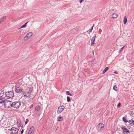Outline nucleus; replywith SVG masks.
<instances>
[{
  "label": "nucleus",
  "instance_id": "19",
  "mask_svg": "<svg viewBox=\"0 0 134 134\" xmlns=\"http://www.w3.org/2000/svg\"><path fill=\"white\" fill-rule=\"evenodd\" d=\"M4 94V92L1 91H0V98H3L2 97L3 96Z\"/></svg>",
  "mask_w": 134,
  "mask_h": 134
},
{
  "label": "nucleus",
  "instance_id": "20",
  "mask_svg": "<svg viewBox=\"0 0 134 134\" xmlns=\"http://www.w3.org/2000/svg\"><path fill=\"white\" fill-rule=\"evenodd\" d=\"M109 68L108 67H106L104 70V71L103 72V74L105 73L108 70Z\"/></svg>",
  "mask_w": 134,
  "mask_h": 134
},
{
  "label": "nucleus",
  "instance_id": "26",
  "mask_svg": "<svg viewBox=\"0 0 134 134\" xmlns=\"http://www.w3.org/2000/svg\"><path fill=\"white\" fill-rule=\"evenodd\" d=\"M40 106H37L36 107L35 109L36 110H38L40 109Z\"/></svg>",
  "mask_w": 134,
  "mask_h": 134
},
{
  "label": "nucleus",
  "instance_id": "13",
  "mask_svg": "<svg viewBox=\"0 0 134 134\" xmlns=\"http://www.w3.org/2000/svg\"><path fill=\"white\" fill-rule=\"evenodd\" d=\"M6 100V98L4 97H3V98H0V103H4Z\"/></svg>",
  "mask_w": 134,
  "mask_h": 134
},
{
  "label": "nucleus",
  "instance_id": "8",
  "mask_svg": "<svg viewBox=\"0 0 134 134\" xmlns=\"http://www.w3.org/2000/svg\"><path fill=\"white\" fill-rule=\"evenodd\" d=\"M96 37V35L95 34L91 39V44L92 46H93L94 44Z\"/></svg>",
  "mask_w": 134,
  "mask_h": 134
},
{
  "label": "nucleus",
  "instance_id": "11",
  "mask_svg": "<svg viewBox=\"0 0 134 134\" xmlns=\"http://www.w3.org/2000/svg\"><path fill=\"white\" fill-rule=\"evenodd\" d=\"M34 127L33 126L31 127L29 130V134H32L34 131Z\"/></svg>",
  "mask_w": 134,
  "mask_h": 134
},
{
  "label": "nucleus",
  "instance_id": "21",
  "mask_svg": "<svg viewBox=\"0 0 134 134\" xmlns=\"http://www.w3.org/2000/svg\"><path fill=\"white\" fill-rule=\"evenodd\" d=\"M63 117L62 116H59L57 119L58 121H60L63 120Z\"/></svg>",
  "mask_w": 134,
  "mask_h": 134
},
{
  "label": "nucleus",
  "instance_id": "35",
  "mask_svg": "<svg viewBox=\"0 0 134 134\" xmlns=\"http://www.w3.org/2000/svg\"><path fill=\"white\" fill-rule=\"evenodd\" d=\"M33 107V105H31L30 107H29V108L30 109H31Z\"/></svg>",
  "mask_w": 134,
  "mask_h": 134
},
{
  "label": "nucleus",
  "instance_id": "22",
  "mask_svg": "<svg viewBox=\"0 0 134 134\" xmlns=\"http://www.w3.org/2000/svg\"><path fill=\"white\" fill-rule=\"evenodd\" d=\"M128 122L129 123H130L131 124H133V125H134V120H129V121Z\"/></svg>",
  "mask_w": 134,
  "mask_h": 134
},
{
  "label": "nucleus",
  "instance_id": "3",
  "mask_svg": "<svg viewBox=\"0 0 134 134\" xmlns=\"http://www.w3.org/2000/svg\"><path fill=\"white\" fill-rule=\"evenodd\" d=\"M9 134H17L18 132V129L17 128L13 127L10 129L8 130Z\"/></svg>",
  "mask_w": 134,
  "mask_h": 134
},
{
  "label": "nucleus",
  "instance_id": "10",
  "mask_svg": "<svg viewBox=\"0 0 134 134\" xmlns=\"http://www.w3.org/2000/svg\"><path fill=\"white\" fill-rule=\"evenodd\" d=\"M32 35L33 33L32 32L28 33L24 37V38L25 40L26 38H30L32 36Z\"/></svg>",
  "mask_w": 134,
  "mask_h": 134
},
{
  "label": "nucleus",
  "instance_id": "31",
  "mask_svg": "<svg viewBox=\"0 0 134 134\" xmlns=\"http://www.w3.org/2000/svg\"><path fill=\"white\" fill-rule=\"evenodd\" d=\"M94 26V25H93L92 26V27H91V28L90 29V31L89 32V33H90V32H91L92 31V30H93V27Z\"/></svg>",
  "mask_w": 134,
  "mask_h": 134
},
{
  "label": "nucleus",
  "instance_id": "37",
  "mask_svg": "<svg viewBox=\"0 0 134 134\" xmlns=\"http://www.w3.org/2000/svg\"><path fill=\"white\" fill-rule=\"evenodd\" d=\"M128 132H123V134H128Z\"/></svg>",
  "mask_w": 134,
  "mask_h": 134
},
{
  "label": "nucleus",
  "instance_id": "2",
  "mask_svg": "<svg viewBox=\"0 0 134 134\" xmlns=\"http://www.w3.org/2000/svg\"><path fill=\"white\" fill-rule=\"evenodd\" d=\"M32 90L31 88H28L26 91L24 92L23 95L24 96L28 97L29 98L30 97V95L32 92Z\"/></svg>",
  "mask_w": 134,
  "mask_h": 134
},
{
  "label": "nucleus",
  "instance_id": "14",
  "mask_svg": "<svg viewBox=\"0 0 134 134\" xmlns=\"http://www.w3.org/2000/svg\"><path fill=\"white\" fill-rule=\"evenodd\" d=\"M122 129L123 132H128L129 133H130V131L127 128L122 127Z\"/></svg>",
  "mask_w": 134,
  "mask_h": 134
},
{
  "label": "nucleus",
  "instance_id": "33",
  "mask_svg": "<svg viewBox=\"0 0 134 134\" xmlns=\"http://www.w3.org/2000/svg\"><path fill=\"white\" fill-rule=\"evenodd\" d=\"M84 0H79V2L80 3H82V2L84 1Z\"/></svg>",
  "mask_w": 134,
  "mask_h": 134
},
{
  "label": "nucleus",
  "instance_id": "7",
  "mask_svg": "<svg viewBox=\"0 0 134 134\" xmlns=\"http://www.w3.org/2000/svg\"><path fill=\"white\" fill-rule=\"evenodd\" d=\"M65 108V107L63 106H60L58 108L57 113L59 114L61 113L64 110Z\"/></svg>",
  "mask_w": 134,
  "mask_h": 134
},
{
  "label": "nucleus",
  "instance_id": "16",
  "mask_svg": "<svg viewBox=\"0 0 134 134\" xmlns=\"http://www.w3.org/2000/svg\"><path fill=\"white\" fill-rule=\"evenodd\" d=\"M127 21V20L126 16H125L124 18V24L125 25L126 24Z\"/></svg>",
  "mask_w": 134,
  "mask_h": 134
},
{
  "label": "nucleus",
  "instance_id": "15",
  "mask_svg": "<svg viewBox=\"0 0 134 134\" xmlns=\"http://www.w3.org/2000/svg\"><path fill=\"white\" fill-rule=\"evenodd\" d=\"M6 19V17L5 16H4L0 19V24L5 20Z\"/></svg>",
  "mask_w": 134,
  "mask_h": 134
},
{
  "label": "nucleus",
  "instance_id": "17",
  "mask_svg": "<svg viewBox=\"0 0 134 134\" xmlns=\"http://www.w3.org/2000/svg\"><path fill=\"white\" fill-rule=\"evenodd\" d=\"M28 22H26L25 23L24 25H22L21 26L19 29H21L24 28V27H26V25L27 23H28Z\"/></svg>",
  "mask_w": 134,
  "mask_h": 134
},
{
  "label": "nucleus",
  "instance_id": "4",
  "mask_svg": "<svg viewBox=\"0 0 134 134\" xmlns=\"http://www.w3.org/2000/svg\"><path fill=\"white\" fill-rule=\"evenodd\" d=\"M14 95V93L12 91L7 92L5 93V97H4L6 98V99L11 98L13 97Z\"/></svg>",
  "mask_w": 134,
  "mask_h": 134
},
{
  "label": "nucleus",
  "instance_id": "27",
  "mask_svg": "<svg viewBox=\"0 0 134 134\" xmlns=\"http://www.w3.org/2000/svg\"><path fill=\"white\" fill-rule=\"evenodd\" d=\"M66 93L67 94V95H70V96H71L72 94H71L70 92L69 91H67L66 92Z\"/></svg>",
  "mask_w": 134,
  "mask_h": 134
},
{
  "label": "nucleus",
  "instance_id": "36",
  "mask_svg": "<svg viewBox=\"0 0 134 134\" xmlns=\"http://www.w3.org/2000/svg\"><path fill=\"white\" fill-rule=\"evenodd\" d=\"M24 132V130L23 129L21 131V134H23Z\"/></svg>",
  "mask_w": 134,
  "mask_h": 134
},
{
  "label": "nucleus",
  "instance_id": "32",
  "mask_svg": "<svg viewBox=\"0 0 134 134\" xmlns=\"http://www.w3.org/2000/svg\"><path fill=\"white\" fill-rule=\"evenodd\" d=\"M121 105V103H118V107H120Z\"/></svg>",
  "mask_w": 134,
  "mask_h": 134
},
{
  "label": "nucleus",
  "instance_id": "38",
  "mask_svg": "<svg viewBox=\"0 0 134 134\" xmlns=\"http://www.w3.org/2000/svg\"><path fill=\"white\" fill-rule=\"evenodd\" d=\"M133 107H134V105H133Z\"/></svg>",
  "mask_w": 134,
  "mask_h": 134
},
{
  "label": "nucleus",
  "instance_id": "12",
  "mask_svg": "<svg viewBox=\"0 0 134 134\" xmlns=\"http://www.w3.org/2000/svg\"><path fill=\"white\" fill-rule=\"evenodd\" d=\"M104 125L103 124L100 123L97 125L98 128L99 129H100L104 127Z\"/></svg>",
  "mask_w": 134,
  "mask_h": 134
},
{
  "label": "nucleus",
  "instance_id": "18",
  "mask_svg": "<svg viewBox=\"0 0 134 134\" xmlns=\"http://www.w3.org/2000/svg\"><path fill=\"white\" fill-rule=\"evenodd\" d=\"M112 18L114 19H115L118 16V15L116 14H113L112 15Z\"/></svg>",
  "mask_w": 134,
  "mask_h": 134
},
{
  "label": "nucleus",
  "instance_id": "23",
  "mask_svg": "<svg viewBox=\"0 0 134 134\" xmlns=\"http://www.w3.org/2000/svg\"><path fill=\"white\" fill-rule=\"evenodd\" d=\"M113 90H115L116 91H118V87L117 86L115 85L114 87H113Z\"/></svg>",
  "mask_w": 134,
  "mask_h": 134
},
{
  "label": "nucleus",
  "instance_id": "30",
  "mask_svg": "<svg viewBox=\"0 0 134 134\" xmlns=\"http://www.w3.org/2000/svg\"><path fill=\"white\" fill-rule=\"evenodd\" d=\"M29 119H27L26 120L25 122V124L26 125V124L29 122Z\"/></svg>",
  "mask_w": 134,
  "mask_h": 134
},
{
  "label": "nucleus",
  "instance_id": "24",
  "mask_svg": "<svg viewBox=\"0 0 134 134\" xmlns=\"http://www.w3.org/2000/svg\"><path fill=\"white\" fill-rule=\"evenodd\" d=\"M125 46H124L121 48V49H120V50L119 51V52H118L119 53H120L122 52V51L123 50L124 48L125 47Z\"/></svg>",
  "mask_w": 134,
  "mask_h": 134
},
{
  "label": "nucleus",
  "instance_id": "34",
  "mask_svg": "<svg viewBox=\"0 0 134 134\" xmlns=\"http://www.w3.org/2000/svg\"><path fill=\"white\" fill-rule=\"evenodd\" d=\"M114 73L116 74H118V72L117 71H115L114 72Z\"/></svg>",
  "mask_w": 134,
  "mask_h": 134
},
{
  "label": "nucleus",
  "instance_id": "5",
  "mask_svg": "<svg viewBox=\"0 0 134 134\" xmlns=\"http://www.w3.org/2000/svg\"><path fill=\"white\" fill-rule=\"evenodd\" d=\"M12 103L11 101L5 100L4 103V106L6 108H9L12 107Z\"/></svg>",
  "mask_w": 134,
  "mask_h": 134
},
{
  "label": "nucleus",
  "instance_id": "29",
  "mask_svg": "<svg viewBox=\"0 0 134 134\" xmlns=\"http://www.w3.org/2000/svg\"><path fill=\"white\" fill-rule=\"evenodd\" d=\"M129 114L130 115H133L134 114L132 111H130L129 113Z\"/></svg>",
  "mask_w": 134,
  "mask_h": 134
},
{
  "label": "nucleus",
  "instance_id": "9",
  "mask_svg": "<svg viewBox=\"0 0 134 134\" xmlns=\"http://www.w3.org/2000/svg\"><path fill=\"white\" fill-rule=\"evenodd\" d=\"M21 122V120L20 119H19L17 120V124L18 126L19 129H21L23 127V126H22L20 124Z\"/></svg>",
  "mask_w": 134,
  "mask_h": 134
},
{
  "label": "nucleus",
  "instance_id": "1",
  "mask_svg": "<svg viewBox=\"0 0 134 134\" xmlns=\"http://www.w3.org/2000/svg\"><path fill=\"white\" fill-rule=\"evenodd\" d=\"M23 86L21 82H18L15 86V91L16 93H20L23 90Z\"/></svg>",
  "mask_w": 134,
  "mask_h": 134
},
{
  "label": "nucleus",
  "instance_id": "6",
  "mask_svg": "<svg viewBox=\"0 0 134 134\" xmlns=\"http://www.w3.org/2000/svg\"><path fill=\"white\" fill-rule=\"evenodd\" d=\"M12 107L15 108H18L21 105L20 102H16L12 103Z\"/></svg>",
  "mask_w": 134,
  "mask_h": 134
},
{
  "label": "nucleus",
  "instance_id": "25",
  "mask_svg": "<svg viewBox=\"0 0 134 134\" xmlns=\"http://www.w3.org/2000/svg\"><path fill=\"white\" fill-rule=\"evenodd\" d=\"M122 120L125 122L126 123L128 122V121L127 120L126 118L125 117L123 118Z\"/></svg>",
  "mask_w": 134,
  "mask_h": 134
},
{
  "label": "nucleus",
  "instance_id": "28",
  "mask_svg": "<svg viewBox=\"0 0 134 134\" xmlns=\"http://www.w3.org/2000/svg\"><path fill=\"white\" fill-rule=\"evenodd\" d=\"M67 100L68 102H69L70 100V99L69 97H67Z\"/></svg>",
  "mask_w": 134,
  "mask_h": 134
}]
</instances>
